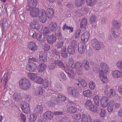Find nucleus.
<instances>
[{
	"mask_svg": "<svg viewBox=\"0 0 122 122\" xmlns=\"http://www.w3.org/2000/svg\"><path fill=\"white\" fill-rule=\"evenodd\" d=\"M20 87L22 89L28 90L30 87L31 83L28 79L25 78H21L19 82Z\"/></svg>",
	"mask_w": 122,
	"mask_h": 122,
	"instance_id": "nucleus-1",
	"label": "nucleus"
},
{
	"mask_svg": "<svg viewBox=\"0 0 122 122\" xmlns=\"http://www.w3.org/2000/svg\"><path fill=\"white\" fill-rule=\"evenodd\" d=\"M67 94L74 98H77L79 97V92L78 90L73 87H69L67 89Z\"/></svg>",
	"mask_w": 122,
	"mask_h": 122,
	"instance_id": "nucleus-2",
	"label": "nucleus"
},
{
	"mask_svg": "<svg viewBox=\"0 0 122 122\" xmlns=\"http://www.w3.org/2000/svg\"><path fill=\"white\" fill-rule=\"evenodd\" d=\"M32 37L34 39H36L38 41L42 42L45 41L46 38L42 33L37 32L33 33Z\"/></svg>",
	"mask_w": 122,
	"mask_h": 122,
	"instance_id": "nucleus-3",
	"label": "nucleus"
},
{
	"mask_svg": "<svg viewBox=\"0 0 122 122\" xmlns=\"http://www.w3.org/2000/svg\"><path fill=\"white\" fill-rule=\"evenodd\" d=\"M30 26L31 28L38 31H41L43 28V26L40 24L36 20H34L31 22Z\"/></svg>",
	"mask_w": 122,
	"mask_h": 122,
	"instance_id": "nucleus-4",
	"label": "nucleus"
},
{
	"mask_svg": "<svg viewBox=\"0 0 122 122\" xmlns=\"http://www.w3.org/2000/svg\"><path fill=\"white\" fill-rule=\"evenodd\" d=\"M20 107L23 112L26 114H29L30 112V108L29 104L25 102H21Z\"/></svg>",
	"mask_w": 122,
	"mask_h": 122,
	"instance_id": "nucleus-5",
	"label": "nucleus"
},
{
	"mask_svg": "<svg viewBox=\"0 0 122 122\" xmlns=\"http://www.w3.org/2000/svg\"><path fill=\"white\" fill-rule=\"evenodd\" d=\"M39 20L40 21L43 23H45L47 19V16L46 11L43 9L39 10L38 14Z\"/></svg>",
	"mask_w": 122,
	"mask_h": 122,
	"instance_id": "nucleus-6",
	"label": "nucleus"
},
{
	"mask_svg": "<svg viewBox=\"0 0 122 122\" xmlns=\"http://www.w3.org/2000/svg\"><path fill=\"white\" fill-rule=\"evenodd\" d=\"M79 83L83 87H84L86 86V81L81 78H79L78 80H76L74 82V86L78 88L80 87Z\"/></svg>",
	"mask_w": 122,
	"mask_h": 122,
	"instance_id": "nucleus-7",
	"label": "nucleus"
},
{
	"mask_svg": "<svg viewBox=\"0 0 122 122\" xmlns=\"http://www.w3.org/2000/svg\"><path fill=\"white\" fill-rule=\"evenodd\" d=\"M99 76L100 80L103 83H106L108 82V80L107 75H105L101 70L99 71Z\"/></svg>",
	"mask_w": 122,
	"mask_h": 122,
	"instance_id": "nucleus-8",
	"label": "nucleus"
},
{
	"mask_svg": "<svg viewBox=\"0 0 122 122\" xmlns=\"http://www.w3.org/2000/svg\"><path fill=\"white\" fill-rule=\"evenodd\" d=\"M75 67L78 74L81 75L82 74V71L83 69V67L82 63L79 62L76 63L75 64Z\"/></svg>",
	"mask_w": 122,
	"mask_h": 122,
	"instance_id": "nucleus-9",
	"label": "nucleus"
},
{
	"mask_svg": "<svg viewBox=\"0 0 122 122\" xmlns=\"http://www.w3.org/2000/svg\"><path fill=\"white\" fill-rule=\"evenodd\" d=\"M108 98L105 96L103 97L100 100L101 106L103 108L106 107L109 104Z\"/></svg>",
	"mask_w": 122,
	"mask_h": 122,
	"instance_id": "nucleus-10",
	"label": "nucleus"
},
{
	"mask_svg": "<svg viewBox=\"0 0 122 122\" xmlns=\"http://www.w3.org/2000/svg\"><path fill=\"white\" fill-rule=\"evenodd\" d=\"M92 44L94 49L99 50L101 48V46L99 42L96 39H93L91 41Z\"/></svg>",
	"mask_w": 122,
	"mask_h": 122,
	"instance_id": "nucleus-11",
	"label": "nucleus"
},
{
	"mask_svg": "<svg viewBox=\"0 0 122 122\" xmlns=\"http://www.w3.org/2000/svg\"><path fill=\"white\" fill-rule=\"evenodd\" d=\"M39 10L37 8L32 9L30 12V15L32 17H37L38 16Z\"/></svg>",
	"mask_w": 122,
	"mask_h": 122,
	"instance_id": "nucleus-12",
	"label": "nucleus"
},
{
	"mask_svg": "<svg viewBox=\"0 0 122 122\" xmlns=\"http://www.w3.org/2000/svg\"><path fill=\"white\" fill-rule=\"evenodd\" d=\"M50 30L52 32H56L58 29L57 24L55 22H52L49 25Z\"/></svg>",
	"mask_w": 122,
	"mask_h": 122,
	"instance_id": "nucleus-13",
	"label": "nucleus"
},
{
	"mask_svg": "<svg viewBox=\"0 0 122 122\" xmlns=\"http://www.w3.org/2000/svg\"><path fill=\"white\" fill-rule=\"evenodd\" d=\"M112 76L115 78H120L122 76V72L118 70H115L112 71Z\"/></svg>",
	"mask_w": 122,
	"mask_h": 122,
	"instance_id": "nucleus-14",
	"label": "nucleus"
},
{
	"mask_svg": "<svg viewBox=\"0 0 122 122\" xmlns=\"http://www.w3.org/2000/svg\"><path fill=\"white\" fill-rule=\"evenodd\" d=\"M101 70L102 72L105 73H107L109 70V67L107 64L104 62H102L100 64Z\"/></svg>",
	"mask_w": 122,
	"mask_h": 122,
	"instance_id": "nucleus-15",
	"label": "nucleus"
},
{
	"mask_svg": "<svg viewBox=\"0 0 122 122\" xmlns=\"http://www.w3.org/2000/svg\"><path fill=\"white\" fill-rule=\"evenodd\" d=\"M27 47L30 50L35 51L37 49V47L35 42L30 41L28 42Z\"/></svg>",
	"mask_w": 122,
	"mask_h": 122,
	"instance_id": "nucleus-16",
	"label": "nucleus"
},
{
	"mask_svg": "<svg viewBox=\"0 0 122 122\" xmlns=\"http://www.w3.org/2000/svg\"><path fill=\"white\" fill-rule=\"evenodd\" d=\"M37 67L36 65L34 63H32L31 65L29 64H27L26 66L27 70L31 72H34L35 71Z\"/></svg>",
	"mask_w": 122,
	"mask_h": 122,
	"instance_id": "nucleus-17",
	"label": "nucleus"
},
{
	"mask_svg": "<svg viewBox=\"0 0 122 122\" xmlns=\"http://www.w3.org/2000/svg\"><path fill=\"white\" fill-rule=\"evenodd\" d=\"M89 35L90 34L88 31L85 32L81 36V40L83 42H87L88 41Z\"/></svg>",
	"mask_w": 122,
	"mask_h": 122,
	"instance_id": "nucleus-18",
	"label": "nucleus"
},
{
	"mask_svg": "<svg viewBox=\"0 0 122 122\" xmlns=\"http://www.w3.org/2000/svg\"><path fill=\"white\" fill-rule=\"evenodd\" d=\"M47 40L49 44H52L56 41V38L54 35H51L47 36Z\"/></svg>",
	"mask_w": 122,
	"mask_h": 122,
	"instance_id": "nucleus-19",
	"label": "nucleus"
},
{
	"mask_svg": "<svg viewBox=\"0 0 122 122\" xmlns=\"http://www.w3.org/2000/svg\"><path fill=\"white\" fill-rule=\"evenodd\" d=\"M43 108L41 105H37L35 108L34 112L37 114H41L43 112Z\"/></svg>",
	"mask_w": 122,
	"mask_h": 122,
	"instance_id": "nucleus-20",
	"label": "nucleus"
},
{
	"mask_svg": "<svg viewBox=\"0 0 122 122\" xmlns=\"http://www.w3.org/2000/svg\"><path fill=\"white\" fill-rule=\"evenodd\" d=\"M39 59L42 62H46L47 60V56L45 52L41 51L39 54Z\"/></svg>",
	"mask_w": 122,
	"mask_h": 122,
	"instance_id": "nucleus-21",
	"label": "nucleus"
},
{
	"mask_svg": "<svg viewBox=\"0 0 122 122\" xmlns=\"http://www.w3.org/2000/svg\"><path fill=\"white\" fill-rule=\"evenodd\" d=\"M85 45L81 43H79L78 45V51L81 54L83 53L85 50Z\"/></svg>",
	"mask_w": 122,
	"mask_h": 122,
	"instance_id": "nucleus-22",
	"label": "nucleus"
},
{
	"mask_svg": "<svg viewBox=\"0 0 122 122\" xmlns=\"http://www.w3.org/2000/svg\"><path fill=\"white\" fill-rule=\"evenodd\" d=\"M46 13L48 18L49 19L52 18L53 15L54 10L51 8H49L46 9Z\"/></svg>",
	"mask_w": 122,
	"mask_h": 122,
	"instance_id": "nucleus-23",
	"label": "nucleus"
},
{
	"mask_svg": "<svg viewBox=\"0 0 122 122\" xmlns=\"http://www.w3.org/2000/svg\"><path fill=\"white\" fill-rule=\"evenodd\" d=\"M44 117L47 119H50L52 118L53 116V114L50 111H47L44 113L43 114Z\"/></svg>",
	"mask_w": 122,
	"mask_h": 122,
	"instance_id": "nucleus-24",
	"label": "nucleus"
},
{
	"mask_svg": "<svg viewBox=\"0 0 122 122\" xmlns=\"http://www.w3.org/2000/svg\"><path fill=\"white\" fill-rule=\"evenodd\" d=\"M114 104V101L113 100H111L110 102L107 107V110L108 112H112Z\"/></svg>",
	"mask_w": 122,
	"mask_h": 122,
	"instance_id": "nucleus-25",
	"label": "nucleus"
},
{
	"mask_svg": "<svg viewBox=\"0 0 122 122\" xmlns=\"http://www.w3.org/2000/svg\"><path fill=\"white\" fill-rule=\"evenodd\" d=\"M47 67L46 64L44 63H42L39 65L38 66V70L39 72H42L44 71Z\"/></svg>",
	"mask_w": 122,
	"mask_h": 122,
	"instance_id": "nucleus-26",
	"label": "nucleus"
},
{
	"mask_svg": "<svg viewBox=\"0 0 122 122\" xmlns=\"http://www.w3.org/2000/svg\"><path fill=\"white\" fill-rule=\"evenodd\" d=\"M37 3V1L36 0H29L28 2L29 6L31 8L35 7Z\"/></svg>",
	"mask_w": 122,
	"mask_h": 122,
	"instance_id": "nucleus-27",
	"label": "nucleus"
},
{
	"mask_svg": "<svg viewBox=\"0 0 122 122\" xmlns=\"http://www.w3.org/2000/svg\"><path fill=\"white\" fill-rule=\"evenodd\" d=\"M87 23V20L86 18H84L82 20L81 23L80 27L82 30H84L85 29Z\"/></svg>",
	"mask_w": 122,
	"mask_h": 122,
	"instance_id": "nucleus-28",
	"label": "nucleus"
},
{
	"mask_svg": "<svg viewBox=\"0 0 122 122\" xmlns=\"http://www.w3.org/2000/svg\"><path fill=\"white\" fill-rule=\"evenodd\" d=\"M27 76L29 78L34 81L35 79L37 76V75L36 73L30 72L28 74Z\"/></svg>",
	"mask_w": 122,
	"mask_h": 122,
	"instance_id": "nucleus-29",
	"label": "nucleus"
},
{
	"mask_svg": "<svg viewBox=\"0 0 122 122\" xmlns=\"http://www.w3.org/2000/svg\"><path fill=\"white\" fill-rule=\"evenodd\" d=\"M66 47H63L61 49V54L62 56L64 58L68 56L67 52L66 51Z\"/></svg>",
	"mask_w": 122,
	"mask_h": 122,
	"instance_id": "nucleus-30",
	"label": "nucleus"
},
{
	"mask_svg": "<svg viewBox=\"0 0 122 122\" xmlns=\"http://www.w3.org/2000/svg\"><path fill=\"white\" fill-rule=\"evenodd\" d=\"M97 1V0H86V3L87 5L92 7L96 4Z\"/></svg>",
	"mask_w": 122,
	"mask_h": 122,
	"instance_id": "nucleus-31",
	"label": "nucleus"
},
{
	"mask_svg": "<svg viewBox=\"0 0 122 122\" xmlns=\"http://www.w3.org/2000/svg\"><path fill=\"white\" fill-rule=\"evenodd\" d=\"M83 94L85 97H90L92 96V92L89 90L83 91Z\"/></svg>",
	"mask_w": 122,
	"mask_h": 122,
	"instance_id": "nucleus-32",
	"label": "nucleus"
},
{
	"mask_svg": "<svg viewBox=\"0 0 122 122\" xmlns=\"http://www.w3.org/2000/svg\"><path fill=\"white\" fill-rule=\"evenodd\" d=\"M97 20V16L96 15L93 14L90 17L89 21L90 23L93 24L96 22Z\"/></svg>",
	"mask_w": 122,
	"mask_h": 122,
	"instance_id": "nucleus-33",
	"label": "nucleus"
},
{
	"mask_svg": "<svg viewBox=\"0 0 122 122\" xmlns=\"http://www.w3.org/2000/svg\"><path fill=\"white\" fill-rule=\"evenodd\" d=\"M43 90L41 87L37 88L35 92V94L37 96L41 95L43 93Z\"/></svg>",
	"mask_w": 122,
	"mask_h": 122,
	"instance_id": "nucleus-34",
	"label": "nucleus"
},
{
	"mask_svg": "<svg viewBox=\"0 0 122 122\" xmlns=\"http://www.w3.org/2000/svg\"><path fill=\"white\" fill-rule=\"evenodd\" d=\"M13 99L15 101H18L21 98V96L19 93L15 92L13 95Z\"/></svg>",
	"mask_w": 122,
	"mask_h": 122,
	"instance_id": "nucleus-35",
	"label": "nucleus"
},
{
	"mask_svg": "<svg viewBox=\"0 0 122 122\" xmlns=\"http://www.w3.org/2000/svg\"><path fill=\"white\" fill-rule=\"evenodd\" d=\"M54 63L56 65L63 68H65V66L64 65L63 62L60 60H55Z\"/></svg>",
	"mask_w": 122,
	"mask_h": 122,
	"instance_id": "nucleus-36",
	"label": "nucleus"
},
{
	"mask_svg": "<svg viewBox=\"0 0 122 122\" xmlns=\"http://www.w3.org/2000/svg\"><path fill=\"white\" fill-rule=\"evenodd\" d=\"M111 30L112 35L114 37L116 38L119 36V34L118 31L117 30H116L114 28L112 27Z\"/></svg>",
	"mask_w": 122,
	"mask_h": 122,
	"instance_id": "nucleus-37",
	"label": "nucleus"
},
{
	"mask_svg": "<svg viewBox=\"0 0 122 122\" xmlns=\"http://www.w3.org/2000/svg\"><path fill=\"white\" fill-rule=\"evenodd\" d=\"M76 111L75 106H70L67 109V111L69 113H71L76 112Z\"/></svg>",
	"mask_w": 122,
	"mask_h": 122,
	"instance_id": "nucleus-38",
	"label": "nucleus"
},
{
	"mask_svg": "<svg viewBox=\"0 0 122 122\" xmlns=\"http://www.w3.org/2000/svg\"><path fill=\"white\" fill-rule=\"evenodd\" d=\"M37 116L36 114H31L30 115V117L29 118L30 122H34L36 120Z\"/></svg>",
	"mask_w": 122,
	"mask_h": 122,
	"instance_id": "nucleus-39",
	"label": "nucleus"
},
{
	"mask_svg": "<svg viewBox=\"0 0 122 122\" xmlns=\"http://www.w3.org/2000/svg\"><path fill=\"white\" fill-rule=\"evenodd\" d=\"M43 33L45 36H48L51 33L50 31L49 30L47 27H45L43 29Z\"/></svg>",
	"mask_w": 122,
	"mask_h": 122,
	"instance_id": "nucleus-40",
	"label": "nucleus"
},
{
	"mask_svg": "<svg viewBox=\"0 0 122 122\" xmlns=\"http://www.w3.org/2000/svg\"><path fill=\"white\" fill-rule=\"evenodd\" d=\"M67 49L68 52L70 54L73 55L74 54L75 52L74 48L72 47L71 46H69L68 47Z\"/></svg>",
	"mask_w": 122,
	"mask_h": 122,
	"instance_id": "nucleus-41",
	"label": "nucleus"
},
{
	"mask_svg": "<svg viewBox=\"0 0 122 122\" xmlns=\"http://www.w3.org/2000/svg\"><path fill=\"white\" fill-rule=\"evenodd\" d=\"M42 87L45 88L48 87L49 85V81L47 79H45L42 83Z\"/></svg>",
	"mask_w": 122,
	"mask_h": 122,
	"instance_id": "nucleus-42",
	"label": "nucleus"
},
{
	"mask_svg": "<svg viewBox=\"0 0 122 122\" xmlns=\"http://www.w3.org/2000/svg\"><path fill=\"white\" fill-rule=\"evenodd\" d=\"M43 79L41 77L37 76L34 81L37 84H42L43 81Z\"/></svg>",
	"mask_w": 122,
	"mask_h": 122,
	"instance_id": "nucleus-43",
	"label": "nucleus"
},
{
	"mask_svg": "<svg viewBox=\"0 0 122 122\" xmlns=\"http://www.w3.org/2000/svg\"><path fill=\"white\" fill-rule=\"evenodd\" d=\"M110 87L108 85H106L104 86V93L105 95L109 98H110V96L108 94V89Z\"/></svg>",
	"mask_w": 122,
	"mask_h": 122,
	"instance_id": "nucleus-44",
	"label": "nucleus"
},
{
	"mask_svg": "<svg viewBox=\"0 0 122 122\" xmlns=\"http://www.w3.org/2000/svg\"><path fill=\"white\" fill-rule=\"evenodd\" d=\"M84 3V0H76L75 4L76 6H79L83 5Z\"/></svg>",
	"mask_w": 122,
	"mask_h": 122,
	"instance_id": "nucleus-45",
	"label": "nucleus"
},
{
	"mask_svg": "<svg viewBox=\"0 0 122 122\" xmlns=\"http://www.w3.org/2000/svg\"><path fill=\"white\" fill-rule=\"evenodd\" d=\"M112 24L113 26L117 29L119 28L121 26L120 23H119L117 20H113Z\"/></svg>",
	"mask_w": 122,
	"mask_h": 122,
	"instance_id": "nucleus-46",
	"label": "nucleus"
},
{
	"mask_svg": "<svg viewBox=\"0 0 122 122\" xmlns=\"http://www.w3.org/2000/svg\"><path fill=\"white\" fill-rule=\"evenodd\" d=\"M57 99L62 101H64L66 100V98L64 95L59 94L57 96Z\"/></svg>",
	"mask_w": 122,
	"mask_h": 122,
	"instance_id": "nucleus-47",
	"label": "nucleus"
},
{
	"mask_svg": "<svg viewBox=\"0 0 122 122\" xmlns=\"http://www.w3.org/2000/svg\"><path fill=\"white\" fill-rule=\"evenodd\" d=\"M42 49L46 51H48L50 48L49 45L48 44L44 43L42 45Z\"/></svg>",
	"mask_w": 122,
	"mask_h": 122,
	"instance_id": "nucleus-48",
	"label": "nucleus"
},
{
	"mask_svg": "<svg viewBox=\"0 0 122 122\" xmlns=\"http://www.w3.org/2000/svg\"><path fill=\"white\" fill-rule=\"evenodd\" d=\"M66 38H63L62 41L58 42L56 45V46L57 48L58 49L61 48L63 46V44L64 41V40Z\"/></svg>",
	"mask_w": 122,
	"mask_h": 122,
	"instance_id": "nucleus-49",
	"label": "nucleus"
},
{
	"mask_svg": "<svg viewBox=\"0 0 122 122\" xmlns=\"http://www.w3.org/2000/svg\"><path fill=\"white\" fill-rule=\"evenodd\" d=\"M61 27L59 26H58V29L56 33V35L58 38L62 37V35L60 30Z\"/></svg>",
	"mask_w": 122,
	"mask_h": 122,
	"instance_id": "nucleus-50",
	"label": "nucleus"
},
{
	"mask_svg": "<svg viewBox=\"0 0 122 122\" xmlns=\"http://www.w3.org/2000/svg\"><path fill=\"white\" fill-rule=\"evenodd\" d=\"M93 101L94 103L97 105L98 106L99 103V96L96 95L93 98Z\"/></svg>",
	"mask_w": 122,
	"mask_h": 122,
	"instance_id": "nucleus-51",
	"label": "nucleus"
},
{
	"mask_svg": "<svg viewBox=\"0 0 122 122\" xmlns=\"http://www.w3.org/2000/svg\"><path fill=\"white\" fill-rule=\"evenodd\" d=\"M81 117V122H88V117L86 115L83 114Z\"/></svg>",
	"mask_w": 122,
	"mask_h": 122,
	"instance_id": "nucleus-52",
	"label": "nucleus"
},
{
	"mask_svg": "<svg viewBox=\"0 0 122 122\" xmlns=\"http://www.w3.org/2000/svg\"><path fill=\"white\" fill-rule=\"evenodd\" d=\"M69 77L72 78H74L76 73L73 70H71L70 72L66 71Z\"/></svg>",
	"mask_w": 122,
	"mask_h": 122,
	"instance_id": "nucleus-53",
	"label": "nucleus"
},
{
	"mask_svg": "<svg viewBox=\"0 0 122 122\" xmlns=\"http://www.w3.org/2000/svg\"><path fill=\"white\" fill-rule=\"evenodd\" d=\"M81 115L78 113L74 114L72 116L73 118L75 120H79L81 118Z\"/></svg>",
	"mask_w": 122,
	"mask_h": 122,
	"instance_id": "nucleus-54",
	"label": "nucleus"
},
{
	"mask_svg": "<svg viewBox=\"0 0 122 122\" xmlns=\"http://www.w3.org/2000/svg\"><path fill=\"white\" fill-rule=\"evenodd\" d=\"M106 110L104 109H101L100 115L101 117H104L106 115Z\"/></svg>",
	"mask_w": 122,
	"mask_h": 122,
	"instance_id": "nucleus-55",
	"label": "nucleus"
},
{
	"mask_svg": "<svg viewBox=\"0 0 122 122\" xmlns=\"http://www.w3.org/2000/svg\"><path fill=\"white\" fill-rule=\"evenodd\" d=\"M93 104L92 101L89 99L85 103V105L86 107L89 108Z\"/></svg>",
	"mask_w": 122,
	"mask_h": 122,
	"instance_id": "nucleus-56",
	"label": "nucleus"
},
{
	"mask_svg": "<svg viewBox=\"0 0 122 122\" xmlns=\"http://www.w3.org/2000/svg\"><path fill=\"white\" fill-rule=\"evenodd\" d=\"M68 64L73 69H74L75 67V66L74 64L73 60L72 59H70Z\"/></svg>",
	"mask_w": 122,
	"mask_h": 122,
	"instance_id": "nucleus-57",
	"label": "nucleus"
},
{
	"mask_svg": "<svg viewBox=\"0 0 122 122\" xmlns=\"http://www.w3.org/2000/svg\"><path fill=\"white\" fill-rule=\"evenodd\" d=\"M89 108L91 110L94 112H96L98 109L97 107L95 106L93 104L89 107Z\"/></svg>",
	"mask_w": 122,
	"mask_h": 122,
	"instance_id": "nucleus-58",
	"label": "nucleus"
},
{
	"mask_svg": "<svg viewBox=\"0 0 122 122\" xmlns=\"http://www.w3.org/2000/svg\"><path fill=\"white\" fill-rule=\"evenodd\" d=\"M51 52L54 56H59L60 55V52L57 51L55 49H52L51 50Z\"/></svg>",
	"mask_w": 122,
	"mask_h": 122,
	"instance_id": "nucleus-59",
	"label": "nucleus"
},
{
	"mask_svg": "<svg viewBox=\"0 0 122 122\" xmlns=\"http://www.w3.org/2000/svg\"><path fill=\"white\" fill-rule=\"evenodd\" d=\"M89 87L90 89L93 90L94 89L95 87V84L93 82L91 81L89 84Z\"/></svg>",
	"mask_w": 122,
	"mask_h": 122,
	"instance_id": "nucleus-60",
	"label": "nucleus"
},
{
	"mask_svg": "<svg viewBox=\"0 0 122 122\" xmlns=\"http://www.w3.org/2000/svg\"><path fill=\"white\" fill-rule=\"evenodd\" d=\"M55 100H51L48 103V105L51 107H54L55 106Z\"/></svg>",
	"mask_w": 122,
	"mask_h": 122,
	"instance_id": "nucleus-61",
	"label": "nucleus"
},
{
	"mask_svg": "<svg viewBox=\"0 0 122 122\" xmlns=\"http://www.w3.org/2000/svg\"><path fill=\"white\" fill-rule=\"evenodd\" d=\"M93 70L96 73H97L100 71L99 67L97 65H95L93 67Z\"/></svg>",
	"mask_w": 122,
	"mask_h": 122,
	"instance_id": "nucleus-62",
	"label": "nucleus"
},
{
	"mask_svg": "<svg viewBox=\"0 0 122 122\" xmlns=\"http://www.w3.org/2000/svg\"><path fill=\"white\" fill-rule=\"evenodd\" d=\"M68 118L66 116H64L60 118L59 121V122H66L68 120Z\"/></svg>",
	"mask_w": 122,
	"mask_h": 122,
	"instance_id": "nucleus-63",
	"label": "nucleus"
},
{
	"mask_svg": "<svg viewBox=\"0 0 122 122\" xmlns=\"http://www.w3.org/2000/svg\"><path fill=\"white\" fill-rule=\"evenodd\" d=\"M117 66L119 69L121 70L122 69V61H118L117 63Z\"/></svg>",
	"mask_w": 122,
	"mask_h": 122,
	"instance_id": "nucleus-64",
	"label": "nucleus"
}]
</instances>
